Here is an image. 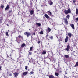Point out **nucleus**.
I'll list each match as a JSON object with an SVG mask.
<instances>
[{
	"label": "nucleus",
	"instance_id": "nucleus-1",
	"mask_svg": "<svg viewBox=\"0 0 78 78\" xmlns=\"http://www.w3.org/2000/svg\"><path fill=\"white\" fill-rule=\"evenodd\" d=\"M22 49L20 48V51H19V57L17 58V59H20L22 58L23 56L21 54L22 53Z\"/></svg>",
	"mask_w": 78,
	"mask_h": 78
},
{
	"label": "nucleus",
	"instance_id": "nucleus-2",
	"mask_svg": "<svg viewBox=\"0 0 78 78\" xmlns=\"http://www.w3.org/2000/svg\"><path fill=\"white\" fill-rule=\"evenodd\" d=\"M64 12L65 14L67 15L68 14H70L71 13V10L70 8H69L67 10H65L64 11Z\"/></svg>",
	"mask_w": 78,
	"mask_h": 78
},
{
	"label": "nucleus",
	"instance_id": "nucleus-3",
	"mask_svg": "<svg viewBox=\"0 0 78 78\" xmlns=\"http://www.w3.org/2000/svg\"><path fill=\"white\" fill-rule=\"evenodd\" d=\"M7 58H9L10 59H9V60H10V59H12V58H11V56L12 55V52L11 54L9 52H8L6 53Z\"/></svg>",
	"mask_w": 78,
	"mask_h": 78
},
{
	"label": "nucleus",
	"instance_id": "nucleus-4",
	"mask_svg": "<svg viewBox=\"0 0 78 78\" xmlns=\"http://www.w3.org/2000/svg\"><path fill=\"white\" fill-rule=\"evenodd\" d=\"M24 34L25 36H27V37H29L31 34V33L29 32H26L24 33Z\"/></svg>",
	"mask_w": 78,
	"mask_h": 78
},
{
	"label": "nucleus",
	"instance_id": "nucleus-5",
	"mask_svg": "<svg viewBox=\"0 0 78 78\" xmlns=\"http://www.w3.org/2000/svg\"><path fill=\"white\" fill-rule=\"evenodd\" d=\"M19 37V38L20 39V38H21L22 39H23V37L21 36L20 35H19L18 36V37H17L16 39V41H19V38L18 37Z\"/></svg>",
	"mask_w": 78,
	"mask_h": 78
},
{
	"label": "nucleus",
	"instance_id": "nucleus-6",
	"mask_svg": "<svg viewBox=\"0 0 78 78\" xmlns=\"http://www.w3.org/2000/svg\"><path fill=\"white\" fill-rule=\"evenodd\" d=\"M51 31V29L49 27H48L47 29H46L47 33H49Z\"/></svg>",
	"mask_w": 78,
	"mask_h": 78
},
{
	"label": "nucleus",
	"instance_id": "nucleus-7",
	"mask_svg": "<svg viewBox=\"0 0 78 78\" xmlns=\"http://www.w3.org/2000/svg\"><path fill=\"white\" fill-rule=\"evenodd\" d=\"M70 46L69 44H68L67 47V48L66 49V50L67 51H69V50H70Z\"/></svg>",
	"mask_w": 78,
	"mask_h": 78
},
{
	"label": "nucleus",
	"instance_id": "nucleus-8",
	"mask_svg": "<svg viewBox=\"0 0 78 78\" xmlns=\"http://www.w3.org/2000/svg\"><path fill=\"white\" fill-rule=\"evenodd\" d=\"M30 13L31 15H33L34 13V10L33 9L31 10L30 11Z\"/></svg>",
	"mask_w": 78,
	"mask_h": 78
},
{
	"label": "nucleus",
	"instance_id": "nucleus-9",
	"mask_svg": "<svg viewBox=\"0 0 78 78\" xmlns=\"http://www.w3.org/2000/svg\"><path fill=\"white\" fill-rule=\"evenodd\" d=\"M64 22H65V24H68L69 23H68V21H67V19L66 18H65L64 19Z\"/></svg>",
	"mask_w": 78,
	"mask_h": 78
},
{
	"label": "nucleus",
	"instance_id": "nucleus-10",
	"mask_svg": "<svg viewBox=\"0 0 78 78\" xmlns=\"http://www.w3.org/2000/svg\"><path fill=\"white\" fill-rule=\"evenodd\" d=\"M68 39H69L68 36H66V37L65 40V42L66 43V42H68Z\"/></svg>",
	"mask_w": 78,
	"mask_h": 78
},
{
	"label": "nucleus",
	"instance_id": "nucleus-11",
	"mask_svg": "<svg viewBox=\"0 0 78 78\" xmlns=\"http://www.w3.org/2000/svg\"><path fill=\"white\" fill-rule=\"evenodd\" d=\"M68 35L70 37H72V33H68Z\"/></svg>",
	"mask_w": 78,
	"mask_h": 78
},
{
	"label": "nucleus",
	"instance_id": "nucleus-12",
	"mask_svg": "<svg viewBox=\"0 0 78 78\" xmlns=\"http://www.w3.org/2000/svg\"><path fill=\"white\" fill-rule=\"evenodd\" d=\"M47 12H48V15H50L51 16L52 15V13H51V12H50V11H48Z\"/></svg>",
	"mask_w": 78,
	"mask_h": 78
},
{
	"label": "nucleus",
	"instance_id": "nucleus-13",
	"mask_svg": "<svg viewBox=\"0 0 78 78\" xmlns=\"http://www.w3.org/2000/svg\"><path fill=\"white\" fill-rule=\"evenodd\" d=\"M44 16L46 19H49V16H48V15L46 14L44 15Z\"/></svg>",
	"mask_w": 78,
	"mask_h": 78
},
{
	"label": "nucleus",
	"instance_id": "nucleus-14",
	"mask_svg": "<svg viewBox=\"0 0 78 78\" xmlns=\"http://www.w3.org/2000/svg\"><path fill=\"white\" fill-rule=\"evenodd\" d=\"M18 75L19 73H18L16 72L14 73V75L15 77H17V76H18Z\"/></svg>",
	"mask_w": 78,
	"mask_h": 78
},
{
	"label": "nucleus",
	"instance_id": "nucleus-15",
	"mask_svg": "<svg viewBox=\"0 0 78 78\" xmlns=\"http://www.w3.org/2000/svg\"><path fill=\"white\" fill-rule=\"evenodd\" d=\"M9 5H7L6 7L5 8V10L6 11V10H8L9 8Z\"/></svg>",
	"mask_w": 78,
	"mask_h": 78
},
{
	"label": "nucleus",
	"instance_id": "nucleus-16",
	"mask_svg": "<svg viewBox=\"0 0 78 78\" xmlns=\"http://www.w3.org/2000/svg\"><path fill=\"white\" fill-rule=\"evenodd\" d=\"M71 27L72 29L73 30H75V26L73 24H72L71 25Z\"/></svg>",
	"mask_w": 78,
	"mask_h": 78
},
{
	"label": "nucleus",
	"instance_id": "nucleus-17",
	"mask_svg": "<svg viewBox=\"0 0 78 78\" xmlns=\"http://www.w3.org/2000/svg\"><path fill=\"white\" fill-rule=\"evenodd\" d=\"M28 74V72H24L23 73V75H27Z\"/></svg>",
	"mask_w": 78,
	"mask_h": 78
},
{
	"label": "nucleus",
	"instance_id": "nucleus-18",
	"mask_svg": "<svg viewBox=\"0 0 78 78\" xmlns=\"http://www.w3.org/2000/svg\"><path fill=\"white\" fill-rule=\"evenodd\" d=\"M77 66H78V62H76V64L74 66V67H77Z\"/></svg>",
	"mask_w": 78,
	"mask_h": 78
},
{
	"label": "nucleus",
	"instance_id": "nucleus-19",
	"mask_svg": "<svg viewBox=\"0 0 78 78\" xmlns=\"http://www.w3.org/2000/svg\"><path fill=\"white\" fill-rule=\"evenodd\" d=\"M49 78H54V76L53 75H50L49 76Z\"/></svg>",
	"mask_w": 78,
	"mask_h": 78
},
{
	"label": "nucleus",
	"instance_id": "nucleus-20",
	"mask_svg": "<svg viewBox=\"0 0 78 78\" xmlns=\"http://www.w3.org/2000/svg\"><path fill=\"white\" fill-rule=\"evenodd\" d=\"M28 56H29L30 55H32V52H30V50L28 51Z\"/></svg>",
	"mask_w": 78,
	"mask_h": 78
},
{
	"label": "nucleus",
	"instance_id": "nucleus-21",
	"mask_svg": "<svg viewBox=\"0 0 78 78\" xmlns=\"http://www.w3.org/2000/svg\"><path fill=\"white\" fill-rule=\"evenodd\" d=\"M76 14H78V9L77 8L76 9Z\"/></svg>",
	"mask_w": 78,
	"mask_h": 78
},
{
	"label": "nucleus",
	"instance_id": "nucleus-22",
	"mask_svg": "<svg viewBox=\"0 0 78 78\" xmlns=\"http://www.w3.org/2000/svg\"><path fill=\"white\" fill-rule=\"evenodd\" d=\"M25 46V43H23L21 46V47H24V46Z\"/></svg>",
	"mask_w": 78,
	"mask_h": 78
},
{
	"label": "nucleus",
	"instance_id": "nucleus-23",
	"mask_svg": "<svg viewBox=\"0 0 78 78\" xmlns=\"http://www.w3.org/2000/svg\"><path fill=\"white\" fill-rule=\"evenodd\" d=\"M11 12H12V9H10L9 11V14L10 13H11Z\"/></svg>",
	"mask_w": 78,
	"mask_h": 78
},
{
	"label": "nucleus",
	"instance_id": "nucleus-24",
	"mask_svg": "<svg viewBox=\"0 0 78 78\" xmlns=\"http://www.w3.org/2000/svg\"><path fill=\"white\" fill-rule=\"evenodd\" d=\"M46 52H47V51H43L42 52V54H43V55H45V54H46Z\"/></svg>",
	"mask_w": 78,
	"mask_h": 78
},
{
	"label": "nucleus",
	"instance_id": "nucleus-25",
	"mask_svg": "<svg viewBox=\"0 0 78 78\" xmlns=\"http://www.w3.org/2000/svg\"><path fill=\"white\" fill-rule=\"evenodd\" d=\"M70 18V15H68L66 16V19H69Z\"/></svg>",
	"mask_w": 78,
	"mask_h": 78
},
{
	"label": "nucleus",
	"instance_id": "nucleus-26",
	"mask_svg": "<svg viewBox=\"0 0 78 78\" xmlns=\"http://www.w3.org/2000/svg\"><path fill=\"white\" fill-rule=\"evenodd\" d=\"M64 56L65 58H69V55H64Z\"/></svg>",
	"mask_w": 78,
	"mask_h": 78
},
{
	"label": "nucleus",
	"instance_id": "nucleus-27",
	"mask_svg": "<svg viewBox=\"0 0 78 78\" xmlns=\"http://www.w3.org/2000/svg\"><path fill=\"white\" fill-rule=\"evenodd\" d=\"M36 25H37L38 27H40L41 26V23H36Z\"/></svg>",
	"mask_w": 78,
	"mask_h": 78
},
{
	"label": "nucleus",
	"instance_id": "nucleus-28",
	"mask_svg": "<svg viewBox=\"0 0 78 78\" xmlns=\"http://www.w3.org/2000/svg\"><path fill=\"white\" fill-rule=\"evenodd\" d=\"M55 75H56V76H59V73H55Z\"/></svg>",
	"mask_w": 78,
	"mask_h": 78
},
{
	"label": "nucleus",
	"instance_id": "nucleus-29",
	"mask_svg": "<svg viewBox=\"0 0 78 78\" xmlns=\"http://www.w3.org/2000/svg\"><path fill=\"white\" fill-rule=\"evenodd\" d=\"M50 2H51L50 3H49L50 5H53V2H52V1H51Z\"/></svg>",
	"mask_w": 78,
	"mask_h": 78
},
{
	"label": "nucleus",
	"instance_id": "nucleus-30",
	"mask_svg": "<svg viewBox=\"0 0 78 78\" xmlns=\"http://www.w3.org/2000/svg\"><path fill=\"white\" fill-rule=\"evenodd\" d=\"M40 34H44V32L43 31L41 30L40 32Z\"/></svg>",
	"mask_w": 78,
	"mask_h": 78
},
{
	"label": "nucleus",
	"instance_id": "nucleus-31",
	"mask_svg": "<svg viewBox=\"0 0 78 78\" xmlns=\"http://www.w3.org/2000/svg\"><path fill=\"white\" fill-rule=\"evenodd\" d=\"M75 20L76 22H77L78 21V17L76 18L75 19Z\"/></svg>",
	"mask_w": 78,
	"mask_h": 78
},
{
	"label": "nucleus",
	"instance_id": "nucleus-32",
	"mask_svg": "<svg viewBox=\"0 0 78 78\" xmlns=\"http://www.w3.org/2000/svg\"><path fill=\"white\" fill-rule=\"evenodd\" d=\"M25 69L26 70L28 69V66H25Z\"/></svg>",
	"mask_w": 78,
	"mask_h": 78
},
{
	"label": "nucleus",
	"instance_id": "nucleus-33",
	"mask_svg": "<svg viewBox=\"0 0 78 78\" xmlns=\"http://www.w3.org/2000/svg\"><path fill=\"white\" fill-rule=\"evenodd\" d=\"M6 36H9V35L8 34V32H6Z\"/></svg>",
	"mask_w": 78,
	"mask_h": 78
},
{
	"label": "nucleus",
	"instance_id": "nucleus-34",
	"mask_svg": "<svg viewBox=\"0 0 78 78\" xmlns=\"http://www.w3.org/2000/svg\"><path fill=\"white\" fill-rule=\"evenodd\" d=\"M32 49H33V47H31L30 48V51H32Z\"/></svg>",
	"mask_w": 78,
	"mask_h": 78
},
{
	"label": "nucleus",
	"instance_id": "nucleus-35",
	"mask_svg": "<svg viewBox=\"0 0 78 78\" xmlns=\"http://www.w3.org/2000/svg\"><path fill=\"white\" fill-rule=\"evenodd\" d=\"M73 2L74 4H75V2H76V0H73Z\"/></svg>",
	"mask_w": 78,
	"mask_h": 78
},
{
	"label": "nucleus",
	"instance_id": "nucleus-36",
	"mask_svg": "<svg viewBox=\"0 0 78 78\" xmlns=\"http://www.w3.org/2000/svg\"><path fill=\"white\" fill-rule=\"evenodd\" d=\"M48 34H47V35H46V38L47 39H48Z\"/></svg>",
	"mask_w": 78,
	"mask_h": 78
},
{
	"label": "nucleus",
	"instance_id": "nucleus-37",
	"mask_svg": "<svg viewBox=\"0 0 78 78\" xmlns=\"http://www.w3.org/2000/svg\"><path fill=\"white\" fill-rule=\"evenodd\" d=\"M50 39L51 40L53 39V36H51L50 37Z\"/></svg>",
	"mask_w": 78,
	"mask_h": 78
},
{
	"label": "nucleus",
	"instance_id": "nucleus-38",
	"mask_svg": "<svg viewBox=\"0 0 78 78\" xmlns=\"http://www.w3.org/2000/svg\"><path fill=\"white\" fill-rule=\"evenodd\" d=\"M30 5L32 7L33 6V3L32 2H30Z\"/></svg>",
	"mask_w": 78,
	"mask_h": 78
},
{
	"label": "nucleus",
	"instance_id": "nucleus-39",
	"mask_svg": "<svg viewBox=\"0 0 78 78\" xmlns=\"http://www.w3.org/2000/svg\"><path fill=\"white\" fill-rule=\"evenodd\" d=\"M30 73H31V74H33V73H34V72L33 71H31L30 72Z\"/></svg>",
	"mask_w": 78,
	"mask_h": 78
},
{
	"label": "nucleus",
	"instance_id": "nucleus-40",
	"mask_svg": "<svg viewBox=\"0 0 78 78\" xmlns=\"http://www.w3.org/2000/svg\"><path fill=\"white\" fill-rule=\"evenodd\" d=\"M37 43H38V44H40L41 43V41H38V42H37Z\"/></svg>",
	"mask_w": 78,
	"mask_h": 78
},
{
	"label": "nucleus",
	"instance_id": "nucleus-41",
	"mask_svg": "<svg viewBox=\"0 0 78 78\" xmlns=\"http://www.w3.org/2000/svg\"><path fill=\"white\" fill-rule=\"evenodd\" d=\"M35 32H36L37 31V29L35 28L34 30Z\"/></svg>",
	"mask_w": 78,
	"mask_h": 78
},
{
	"label": "nucleus",
	"instance_id": "nucleus-42",
	"mask_svg": "<svg viewBox=\"0 0 78 78\" xmlns=\"http://www.w3.org/2000/svg\"><path fill=\"white\" fill-rule=\"evenodd\" d=\"M1 7L3 9V8H4V5H1Z\"/></svg>",
	"mask_w": 78,
	"mask_h": 78
},
{
	"label": "nucleus",
	"instance_id": "nucleus-43",
	"mask_svg": "<svg viewBox=\"0 0 78 78\" xmlns=\"http://www.w3.org/2000/svg\"><path fill=\"white\" fill-rule=\"evenodd\" d=\"M33 34L34 36H35V35L36 34V33H35V32H34Z\"/></svg>",
	"mask_w": 78,
	"mask_h": 78
},
{
	"label": "nucleus",
	"instance_id": "nucleus-44",
	"mask_svg": "<svg viewBox=\"0 0 78 78\" xmlns=\"http://www.w3.org/2000/svg\"><path fill=\"white\" fill-rule=\"evenodd\" d=\"M3 21V20H2V19L1 20H0V22H2V21Z\"/></svg>",
	"mask_w": 78,
	"mask_h": 78
},
{
	"label": "nucleus",
	"instance_id": "nucleus-45",
	"mask_svg": "<svg viewBox=\"0 0 78 78\" xmlns=\"http://www.w3.org/2000/svg\"><path fill=\"white\" fill-rule=\"evenodd\" d=\"M9 75L10 76H12V74L10 73L9 74Z\"/></svg>",
	"mask_w": 78,
	"mask_h": 78
},
{
	"label": "nucleus",
	"instance_id": "nucleus-46",
	"mask_svg": "<svg viewBox=\"0 0 78 78\" xmlns=\"http://www.w3.org/2000/svg\"><path fill=\"white\" fill-rule=\"evenodd\" d=\"M2 70V66H0V70Z\"/></svg>",
	"mask_w": 78,
	"mask_h": 78
},
{
	"label": "nucleus",
	"instance_id": "nucleus-47",
	"mask_svg": "<svg viewBox=\"0 0 78 78\" xmlns=\"http://www.w3.org/2000/svg\"><path fill=\"white\" fill-rule=\"evenodd\" d=\"M53 60H54V61L55 62V61H56V60H55V58H53Z\"/></svg>",
	"mask_w": 78,
	"mask_h": 78
},
{
	"label": "nucleus",
	"instance_id": "nucleus-48",
	"mask_svg": "<svg viewBox=\"0 0 78 78\" xmlns=\"http://www.w3.org/2000/svg\"><path fill=\"white\" fill-rule=\"evenodd\" d=\"M67 78V77L66 76H65L64 77V78Z\"/></svg>",
	"mask_w": 78,
	"mask_h": 78
},
{
	"label": "nucleus",
	"instance_id": "nucleus-49",
	"mask_svg": "<svg viewBox=\"0 0 78 78\" xmlns=\"http://www.w3.org/2000/svg\"><path fill=\"white\" fill-rule=\"evenodd\" d=\"M32 28H34V27H32Z\"/></svg>",
	"mask_w": 78,
	"mask_h": 78
},
{
	"label": "nucleus",
	"instance_id": "nucleus-50",
	"mask_svg": "<svg viewBox=\"0 0 78 78\" xmlns=\"http://www.w3.org/2000/svg\"><path fill=\"white\" fill-rule=\"evenodd\" d=\"M51 53H52V55H53V52L51 51Z\"/></svg>",
	"mask_w": 78,
	"mask_h": 78
},
{
	"label": "nucleus",
	"instance_id": "nucleus-51",
	"mask_svg": "<svg viewBox=\"0 0 78 78\" xmlns=\"http://www.w3.org/2000/svg\"><path fill=\"white\" fill-rule=\"evenodd\" d=\"M49 38H50V36H49Z\"/></svg>",
	"mask_w": 78,
	"mask_h": 78
},
{
	"label": "nucleus",
	"instance_id": "nucleus-52",
	"mask_svg": "<svg viewBox=\"0 0 78 78\" xmlns=\"http://www.w3.org/2000/svg\"><path fill=\"white\" fill-rule=\"evenodd\" d=\"M19 61V60H18V61Z\"/></svg>",
	"mask_w": 78,
	"mask_h": 78
},
{
	"label": "nucleus",
	"instance_id": "nucleus-53",
	"mask_svg": "<svg viewBox=\"0 0 78 78\" xmlns=\"http://www.w3.org/2000/svg\"><path fill=\"white\" fill-rule=\"evenodd\" d=\"M7 25V26L8 25V24Z\"/></svg>",
	"mask_w": 78,
	"mask_h": 78
}]
</instances>
